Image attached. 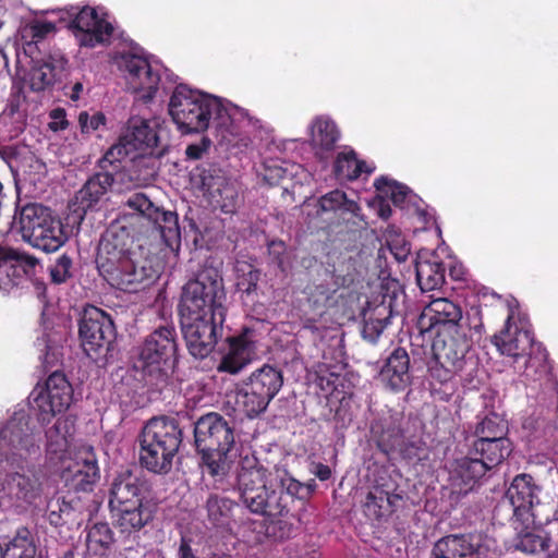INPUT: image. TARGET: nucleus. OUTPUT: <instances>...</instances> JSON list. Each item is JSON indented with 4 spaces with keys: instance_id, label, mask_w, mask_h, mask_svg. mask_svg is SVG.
<instances>
[{
    "instance_id": "obj_1",
    "label": "nucleus",
    "mask_w": 558,
    "mask_h": 558,
    "mask_svg": "<svg viewBox=\"0 0 558 558\" xmlns=\"http://www.w3.org/2000/svg\"><path fill=\"white\" fill-rule=\"evenodd\" d=\"M134 228L114 220L101 234L95 264L99 276L111 287L129 293L146 289L158 278L147 258H136Z\"/></svg>"
},
{
    "instance_id": "obj_2",
    "label": "nucleus",
    "mask_w": 558,
    "mask_h": 558,
    "mask_svg": "<svg viewBox=\"0 0 558 558\" xmlns=\"http://www.w3.org/2000/svg\"><path fill=\"white\" fill-rule=\"evenodd\" d=\"M194 438L204 471L215 481H222L230 472V452L235 444L234 427L222 415L209 412L194 425Z\"/></svg>"
},
{
    "instance_id": "obj_3",
    "label": "nucleus",
    "mask_w": 558,
    "mask_h": 558,
    "mask_svg": "<svg viewBox=\"0 0 558 558\" xmlns=\"http://www.w3.org/2000/svg\"><path fill=\"white\" fill-rule=\"evenodd\" d=\"M177 330L160 326L145 337L136 348L133 369L153 390H162L169 383L170 371L177 362Z\"/></svg>"
},
{
    "instance_id": "obj_4",
    "label": "nucleus",
    "mask_w": 558,
    "mask_h": 558,
    "mask_svg": "<svg viewBox=\"0 0 558 558\" xmlns=\"http://www.w3.org/2000/svg\"><path fill=\"white\" fill-rule=\"evenodd\" d=\"M182 439L178 420L168 416L150 418L138 436L141 465L156 474H167Z\"/></svg>"
},
{
    "instance_id": "obj_5",
    "label": "nucleus",
    "mask_w": 558,
    "mask_h": 558,
    "mask_svg": "<svg viewBox=\"0 0 558 558\" xmlns=\"http://www.w3.org/2000/svg\"><path fill=\"white\" fill-rule=\"evenodd\" d=\"M235 488L239 499L251 513L272 519L282 517L274 474L256 459L245 458L241 462Z\"/></svg>"
},
{
    "instance_id": "obj_6",
    "label": "nucleus",
    "mask_w": 558,
    "mask_h": 558,
    "mask_svg": "<svg viewBox=\"0 0 558 558\" xmlns=\"http://www.w3.org/2000/svg\"><path fill=\"white\" fill-rule=\"evenodd\" d=\"M468 326L451 331H437L432 350L433 361L428 364L432 380L448 384L474 363L466 356L472 340L466 335Z\"/></svg>"
},
{
    "instance_id": "obj_7",
    "label": "nucleus",
    "mask_w": 558,
    "mask_h": 558,
    "mask_svg": "<svg viewBox=\"0 0 558 558\" xmlns=\"http://www.w3.org/2000/svg\"><path fill=\"white\" fill-rule=\"evenodd\" d=\"M217 108V97H210L186 85H178L170 98L169 113L182 135L206 131L210 125V112Z\"/></svg>"
},
{
    "instance_id": "obj_8",
    "label": "nucleus",
    "mask_w": 558,
    "mask_h": 558,
    "mask_svg": "<svg viewBox=\"0 0 558 558\" xmlns=\"http://www.w3.org/2000/svg\"><path fill=\"white\" fill-rule=\"evenodd\" d=\"M20 226L23 239L46 253L58 251L68 240L60 218L40 204H27L22 208Z\"/></svg>"
},
{
    "instance_id": "obj_9",
    "label": "nucleus",
    "mask_w": 558,
    "mask_h": 558,
    "mask_svg": "<svg viewBox=\"0 0 558 558\" xmlns=\"http://www.w3.org/2000/svg\"><path fill=\"white\" fill-rule=\"evenodd\" d=\"M282 386V371L264 364L243 380L242 387L235 392V405L240 412L253 418L266 411Z\"/></svg>"
},
{
    "instance_id": "obj_10",
    "label": "nucleus",
    "mask_w": 558,
    "mask_h": 558,
    "mask_svg": "<svg viewBox=\"0 0 558 558\" xmlns=\"http://www.w3.org/2000/svg\"><path fill=\"white\" fill-rule=\"evenodd\" d=\"M226 292L219 272L214 268L203 269L195 279L189 280L181 293L179 314L227 315Z\"/></svg>"
},
{
    "instance_id": "obj_11",
    "label": "nucleus",
    "mask_w": 558,
    "mask_h": 558,
    "mask_svg": "<svg viewBox=\"0 0 558 558\" xmlns=\"http://www.w3.org/2000/svg\"><path fill=\"white\" fill-rule=\"evenodd\" d=\"M219 140H230L243 134L260 140L274 136L275 129L267 122L255 118L246 109L229 104L227 106L217 98V108L210 112V125Z\"/></svg>"
},
{
    "instance_id": "obj_12",
    "label": "nucleus",
    "mask_w": 558,
    "mask_h": 558,
    "mask_svg": "<svg viewBox=\"0 0 558 558\" xmlns=\"http://www.w3.org/2000/svg\"><path fill=\"white\" fill-rule=\"evenodd\" d=\"M181 331L189 353L203 360L215 350L222 338L226 316L220 312L211 314H179Z\"/></svg>"
},
{
    "instance_id": "obj_13",
    "label": "nucleus",
    "mask_w": 558,
    "mask_h": 558,
    "mask_svg": "<svg viewBox=\"0 0 558 558\" xmlns=\"http://www.w3.org/2000/svg\"><path fill=\"white\" fill-rule=\"evenodd\" d=\"M351 267L349 262L338 267L333 266L332 270L327 268L322 276L306 286V303L313 313L320 317L338 305L339 300L343 298L340 290L350 287L355 280Z\"/></svg>"
},
{
    "instance_id": "obj_14",
    "label": "nucleus",
    "mask_w": 558,
    "mask_h": 558,
    "mask_svg": "<svg viewBox=\"0 0 558 558\" xmlns=\"http://www.w3.org/2000/svg\"><path fill=\"white\" fill-rule=\"evenodd\" d=\"M33 408L38 412V421L48 423L56 414L65 411L73 398V388L65 374L51 371L47 379L38 383L31 393Z\"/></svg>"
},
{
    "instance_id": "obj_15",
    "label": "nucleus",
    "mask_w": 558,
    "mask_h": 558,
    "mask_svg": "<svg viewBox=\"0 0 558 558\" xmlns=\"http://www.w3.org/2000/svg\"><path fill=\"white\" fill-rule=\"evenodd\" d=\"M78 335L85 353L90 357H98L110 350L117 331L110 315L89 305L84 308L80 319Z\"/></svg>"
},
{
    "instance_id": "obj_16",
    "label": "nucleus",
    "mask_w": 558,
    "mask_h": 558,
    "mask_svg": "<svg viewBox=\"0 0 558 558\" xmlns=\"http://www.w3.org/2000/svg\"><path fill=\"white\" fill-rule=\"evenodd\" d=\"M0 451L19 458L25 466L34 463L41 456L40 437L23 420H10L0 429Z\"/></svg>"
},
{
    "instance_id": "obj_17",
    "label": "nucleus",
    "mask_w": 558,
    "mask_h": 558,
    "mask_svg": "<svg viewBox=\"0 0 558 558\" xmlns=\"http://www.w3.org/2000/svg\"><path fill=\"white\" fill-rule=\"evenodd\" d=\"M71 16L73 19L69 23V28L73 32L81 47L95 48L111 43L114 27L108 21L107 12L100 14L97 9L85 5L71 13Z\"/></svg>"
},
{
    "instance_id": "obj_18",
    "label": "nucleus",
    "mask_w": 558,
    "mask_h": 558,
    "mask_svg": "<svg viewBox=\"0 0 558 558\" xmlns=\"http://www.w3.org/2000/svg\"><path fill=\"white\" fill-rule=\"evenodd\" d=\"M541 487L532 475L522 473L514 476L506 492V498L512 507L513 517L525 523L530 519L534 524H543L538 508Z\"/></svg>"
},
{
    "instance_id": "obj_19",
    "label": "nucleus",
    "mask_w": 558,
    "mask_h": 558,
    "mask_svg": "<svg viewBox=\"0 0 558 558\" xmlns=\"http://www.w3.org/2000/svg\"><path fill=\"white\" fill-rule=\"evenodd\" d=\"M376 380L391 393H400L413 384L411 357L403 347H396L378 361Z\"/></svg>"
},
{
    "instance_id": "obj_20",
    "label": "nucleus",
    "mask_w": 558,
    "mask_h": 558,
    "mask_svg": "<svg viewBox=\"0 0 558 558\" xmlns=\"http://www.w3.org/2000/svg\"><path fill=\"white\" fill-rule=\"evenodd\" d=\"M493 344L502 355L512 357L514 362L524 359L525 368L532 362V350L534 348V335L525 328L522 323L514 320L513 313H510L505 322L504 328L492 338Z\"/></svg>"
},
{
    "instance_id": "obj_21",
    "label": "nucleus",
    "mask_w": 558,
    "mask_h": 558,
    "mask_svg": "<svg viewBox=\"0 0 558 558\" xmlns=\"http://www.w3.org/2000/svg\"><path fill=\"white\" fill-rule=\"evenodd\" d=\"M462 308L446 298L432 300L417 318V328L421 333L435 331H451L466 327L462 322Z\"/></svg>"
},
{
    "instance_id": "obj_22",
    "label": "nucleus",
    "mask_w": 558,
    "mask_h": 558,
    "mask_svg": "<svg viewBox=\"0 0 558 558\" xmlns=\"http://www.w3.org/2000/svg\"><path fill=\"white\" fill-rule=\"evenodd\" d=\"M274 481L277 484L278 501L282 506V517L290 514L302 523L306 512V502L311 498L315 486L305 485L284 471H276Z\"/></svg>"
},
{
    "instance_id": "obj_23",
    "label": "nucleus",
    "mask_w": 558,
    "mask_h": 558,
    "mask_svg": "<svg viewBox=\"0 0 558 558\" xmlns=\"http://www.w3.org/2000/svg\"><path fill=\"white\" fill-rule=\"evenodd\" d=\"M125 206L151 221L167 244L180 239L178 215L156 206L144 193L130 195Z\"/></svg>"
},
{
    "instance_id": "obj_24",
    "label": "nucleus",
    "mask_w": 558,
    "mask_h": 558,
    "mask_svg": "<svg viewBox=\"0 0 558 558\" xmlns=\"http://www.w3.org/2000/svg\"><path fill=\"white\" fill-rule=\"evenodd\" d=\"M492 539L483 533L450 534L435 545L448 558H487Z\"/></svg>"
},
{
    "instance_id": "obj_25",
    "label": "nucleus",
    "mask_w": 558,
    "mask_h": 558,
    "mask_svg": "<svg viewBox=\"0 0 558 558\" xmlns=\"http://www.w3.org/2000/svg\"><path fill=\"white\" fill-rule=\"evenodd\" d=\"M492 539L483 533L450 534L435 545L448 558H487Z\"/></svg>"
},
{
    "instance_id": "obj_26",
    "label": "nucleus",
    "mask_w": 558,
    "mask_h": 558,
    "mask_svg": "<svg viewBox=\"0 0 558 558\" xmlns=\"http://www.w3.org/2000/svg\"><path fill=\"white\" fill-rule=\"evenodd\" d=\"M492 539L483 533L450 534L435 545L448 558H487Z\"/></svg>"
},
{
    "instance_id": "obj_27",
    "label": "nucleus",
    "mask_w": 558,
    "mask_h": 558,
    "mask_svg": "<svg viewBox=\"0 0 558 558\" xmlns=\"http://www.w3.org/2000/svg\"><path fill=\"white\" fill-rule=\"evenodd\" d=\"M492 539L483 533L450 534L435 545L448 558H487Z\"/></svg>"
},
{
    "instance_id": "obj_28",
    "label": "nucleus",
    "mask_w": 558,
    "mask_h": 558,
    "mask_svg": "<svg viewBox=\"0 0 558 558\" xmlns=\"http://www.w3.org/2000/svg\"><path fill=\"white\" fill-rule=\"evenodd\" d=\"M159 142H116L99 159L101 172H112L113 177L126 160L136 162L147 156H153Z\"/></svg>"
},
{
    "instance_id": "obj_29",
    "label": "nucleus",
    "mask_w": 558,
    "mask_h": 558,
    "mask_svg": "<svg viewBox=\"0 0 558 558\" xmlns=\"http://www.w3.org/2000/svg\"><path fill=\"white\" fill-rule=\"evenodd\" d=\"M148 484L145 478L131 470L120 472L112 481L109 489V508L132 506L148 500Z\"/></svg>"
},
{
    "instance_id": "obj_30",
    "label": "nucleus",
    "mask_w": 558,
    "mask_h": 558,
    "mask_svg": "<svg viewBox=\"0 0 558 558\" xmlns=\"http://www.w3.org/2000/svg\"><path fill=\"white\" fill-rule=\"evenodd\" d=\"M62 480L69 493H88L99 480V468L93 452L76 457L62 471Z\"/></svg>"
},
{
    "instance_id": "obj_31",
    "label": "nucleus",
    "mask_w": 558,
    "mask_h": 558,
    "mask_svg": "<svg viewBox=\"0 0 558 558\" xmlns=\"http://www.w3.org/2000/svg\"><path fill=\"white\" fill-rule=\"evenodd\" d=\"M114 526L125 537L140 532L153 521L156 506L150 500L109 508Z\"/></svg>"
},
{
    "instance_id": "obj_32",
    "label": "nucleus",
    "mask_w": 558,
    "mask_h": 558,
    "mask_svg": "<svg viewBox=\"0 0 558 558\" xmlns=\"http://www.w3.org/2000/svg\"><path fill=\"white\" fill-rule=\"evenodd\" d=\"M121 66L126 72L128 83L135 92H146L145 99L154 98L158 90L160 76L146 58L137 54L126 53L121 57Z\"/></svg>"
},
{
    "instance_id": "obj_33",
    "label": "nucleus",
    "mask_w": 558,
    "mask_h": 558,
    "mask_svg": "<svg viewBox=\"0 0 558 558\" xmlns=\"http://www.w3.org/2000/svg\"><path fill=\"white\" fill-rule=\"evenodd\" d=\"M252 335L251 329L244 328L239 335L228 337V351L217 366L218 372L235 375L251 363L255 350Z\"/></svg>"
},
{
    "instance_id": "obj_34",
    "label": "nucleus",
    "mask_w": 558,
    "mask_h": 558,
    "mask_svg": "<svg viewBox=\"0 0 558 558\" xmlns=\"http://www.w3.org/2000/svg\"><path fill=\"white\" fill-rule=\"evenodd\" d=\"M488 471L484 461L469 452L468 456L453 460L450 466V480L460 494H465L473 489Z\"/></svg>"
},
{
    "instance_id": "obj_35",
    "label": "nucleus",
    "mask_w": 558,
    "mask_h": 558,
    "mask_svg": "<svg viewBox=\"0 0 558 558\" xmlns=\"http://www.w3.org/2000/svg\"><path fill=\"white\" fill-rule=\"evenodd\" d=\"M68 60L60 53L49 54L46 58L35 61L31 68L28 78L33 92H43L57 82L65 70Z\"/></svg>"
},
{
    "instance_id": "obj_36",
    "label": "nucleus",
    "mask_w": 558,
    "mask_h": 558,
    "mask_svg": "<svg viewBox=\"0 0 558 558\" xmlns=\"http://www.w3.org/2000/svg\"><path fill=\"white\" fill-rule=\"evenodd\" d=\"M37 263L38 260L31 255L0 245V287L15 284L14 278L28 275Z\"/></svg>"
},
{
    "instance_id": "obj_37",
    "label": "nucleus",
    "mask_w": 558,
    "mask_h": 558,
    "mask_svg": "<svg viewBox=\"0 0 558 558\" xmlns=\"http://www.w3.org/2000/svg\"><path fill=\"white\" fill-rule=\"evenodd\" d=\"M415 272L422 291L440 289L446 281V266L435 253H420L415 262Z\"/></svg>"
},
{
    "instance_id": "obj_38",
    "label": "nucleus",
    "mask_w": 558,
    "mask_h": 558,
    "mask_svg": "<svg viewBox=\"0 0 558 558\" xmlns=\"http://www.w3.org/2000/svg\"><path fill=\"white\" fill-rule=\"evenodd\" d=\"M515 548L531 555H558V523H554L548 530H537L520 534Z\"/></svg>"
},
{
    "instance_id": "obj_39",
    "label": "nucleus",
    "mask_w": 558,
    "mask_h": 558,
    "mask_svg": "<svg viewBox=\"0 0 558 558\" xmlns=\"http://www.w3.org/2000/svg\"><path fill=\"white\" fill-rule=\"evenodd\" d=\"M239 504L219 493H210L205 501L206 517L210 525L222 532H231L235 524L234 510Z\"/></svg>"
},
{
    "instance_id": "obj_40",
    "label": "nucleus",
    "mask_w": 558,
    "mask_h": 558,
    "mask_svg": "<svg viewBox=\"0 0 558 558\" xmlns=\"http://www.w3.org/2000/svg\"><path fill=\"white\" fill-rule=\"evenodd\" d=\"M114 182L112 172H97L75 194L77 209L86 213L95 208L106 196Z\"/></svg>"
},
{
    "instance_id": "obj_41",
    "label": "nucleus",
    "mask_w": 558,
    "mask_h": 558,
    "mask_svg": "<svg viewBox=\"0 0 558 558\" xmlns=\"http://www.w3.org/2000/svg\"><path fill=\"white\" fill-rule=\"evenodd\" d=\"M168 137L169 130L165 121L158 118L144 119L134 116L126 121L123 133L117 140H167Z\"/></svg>"
},
{
    "instance_id": "obj_42",
    "label": "nucleus",
    "mask_w": 558,
    "mask_h": 558,
    "mask_svg": "<svg viewBox=\"0 0 558 558\" xmlns=\"http://www.w3.org/2000/svg\"><path fill=\"white\" fill-rule=\"evenodd\" d=\"M511 452L512 444L509 438H480L474 439L470 445V453L484 461V463L487 464L488 470H492L502 463Z\"/></svg>"
},
{
    "instance_id": "obj_43",
    "label": "nucleus",
    "mask_w": 558,
    "mask_h": 558,
    "mask_svg": "<svg viewBox=\"0 0 558 558\" xmlns=\"http://www.w3.org/2000/svg\"><path fill=\"white\" fill-rule=\"evenodd\" d=\"M401 496L386 488L385 485H374L366 495L364 502L365 513L375 519L380 520L390 515Z\"/></svg>"
},
{
    "instance_id": "obj_44",
    "label": "nucleus",
    "mask_w": 558,
    "mask_h": 558,
    "mask_svg": "<svg viewBox=\"0 0 558 558\" xmlns=\"http://www.w3.org/2000/svg\"><path fill=\"white\" fill-rule=\"evenodd\" d=\"M374 170V167H368L364 160L357 159L352 148L339 153L333 163V174L339 181H354L362 173L371 174Z\"/></svg>"
},
{
    "instance_id": "obj_45",
    "label": "nucleus",
    "mask_w": 558,
    "mask_h": 558,
    "mask_svg": "<svg viewBox=\"0 0 558 558\" xmlns=\"http://www.w3.org/2000/svg\"><path fill=\"white\" fill-rule=\"evenodd\" d=\"M395 301L396 296L389 293L374 296L363 310V319L379 322L388 326L393 316Z\"/></svg>"
},
{
    "instance_id": "obj_46",
    "label": "nucleus",
    "mask_w": 558,
    "mask_h": 558,
    "mask_svg": "<svg viewBox=\"0 0 558 558\" xmlns=\"http://www.w3.org/2000/svg\"><path fill=\"white\" fill-rule=\"evenodd\" d=\"M87 548L95 555L105 556L114 543L111 527L106 522L95 523L87 533Z\"/></svg>"
},
{
    "instance_id": "obj_47",
    "label": "nucleus",
    "mask_w": 558,
    "mask_h": 558,
    "mask_svg": "<svg viewBox=\"0 0 558 558\" xmlns=\"http://www.w3.org/2000/svg\"><path fill=\"white\" fill-rule=\"evenodd\" d=\"M508 423L497 413H489L482 418L474 428L473 435L475 439H499L508 438Z\"/></svg>"
},
{
    "instance_id": "obj_48",
    "label": "nucleus",
    "mask_w": 558,
    "mask_h": 558,
    "mask_svg": "<svg viewBox=\"0 0 558 558\" xmlns=\"http://www.w3.org/2000/svg\"><path fill=\"white\" fill-rule=\"evenodd\" d=\"M10 490L15 494L19 499L31 502L39 493L40 483L34 475L13 473L8 482Z\"/></svg>"
},
{
    "instance_id": "obj_49",
    "label": "nucleus",
    "mask_w": 558,
    "mask_h": 558,
    "mask_svg": "<svg viewBox=\"0 0 558 558\" xmlns=\"http://www.w3.org/2000/svg\"><path fill=\"white\" fill-rule=\"evenodd\" d=\"M8 551L12 558H35L37 547L27 527L17 529L15 536L8 545Z\"/></svg>"
},
{
    "instance_id": "obj_50",
    "label": "nucleus",
    "mask_w": 558,
    "mask_h": 558,
    "mask_svg": "<svg viewBox=\"0 0 558 558\" xmlns=\"http://www.w3.org/2000/svg\"><path fill=\"white\" fill-rule=\"evenodd\" d=\"M8 551L12 558H35L37 547L27 527L17 529L15 536L8 545Z\"/></svg>"
},
{
    "instance_id": "obj_51",
    "label": "nucleus",
    "mask_w": 558,
    "mask_h": 558,
    "mask_svg": "<svg viewBox=\"0 0 558 558\" xmlns=\"http://www.w3.org/2000/svg\"><path fill=\"white\" fill-rule=\"evenodd\" d=\"M77 506L74 498L58 497L47 505V518L51 525L64 524L73 514Z\"/></svg>"
},
{
    "instance_id": "obj_52",
    "label": "nucleus",
    "mask_w": 558,
    "mask_h": 558,
    "mask_svg": "<svg viewBox=\"0 0 558 558\" xmlns=\"http://www.w3.org/2000/svg\"><path fill=\"white\" fill-rule=\"evenodd\" d=\"M308 133L311 140H339L341 136L340 128L328 114L316 116L308 125Z\"/></svg>"
},
{
    "instance_id": "obj_53",
    "label": "nucleus",
    "mask_w": 558,
    "mask_h": 558,
    "mask_svg": "<svg viewBox=\"0 0 558 558\" xmlns=\"http://www.w3.org/2000/svg\"><path fill=\"white\" fill-rule=\"evenodd\" d=\"M404 442V434L402 428L395 422L385 425L377 438L378 449L388 454L400 448Z\"/></svg>"
},
{
    "instance_id": "obj_54",
    "label": "nucleus",
    "mask_w": 558,
    "mask_h": 558,
    "mask_svg": "<svg viewBox=\"0 0 558 558\" xmlns=\"http://www.w3.org/2000/svg\"><path fill=\"white\" fill-rule=\"evenodd\" d=\"M66 421L58 418L53 426L46 430L47 438V452L51 454H59L68 449L69 441L66 438L65 429Z\"/></svg>"
},
{
    "instance_id": "obj_55",
    "label": "nucleus",
    "mask_w": 558,
    "mask_h": 558,
    "mask_svg": "<svg viewBox=\"0 0 558 558\" xmlns=\"http://www.w3.org/2000/svg\"><path fill=\"white\" fill-rule=\"evenodd\" d=\"M374 187L380 194L390 197L395 205H401L408 195L407 187L386 177H379L374 181Z\"/></svg>"
},
{
    "instance_id": "obj_56",
    "label": "nucleus",
    "mask_w": 558,
    "mask_h": 558,
    "mask_svg": "<svg viewBox=\"0 0 558 558\" xmlns=\"http://www.w3.org/2000/svg\"><path fill=\"white\" fill-rule=\"evenodd\" d=\"M284 161L278 158H266L263 160L259 173L269 185H278L287 175Z\"/></svg>"
},
{
    "instance_id": "obj_57",
    "label": "nucleus",
    "mask_w": 558,
    "mask_h": 558,
    "mask_svg": "<svg viewBox=\"0 0 558 558\" xmlns=\"http://www.w3.org/2000/svg\"><path fill=\"white\" fill-rule=\"evenodd\" d=\"M268 257L282 272L291 267V256L282 240H271L267 244Z\"/></svg>"
},
{
    "instance_id": "obj_58",
    "label": "nucleus",
    "mask_w": 558,
    "mask_h": 558,
    "mask_svg": "<svg viewBox=\"0 0 558 558\" xmlns=\"http://www.w3.org/2000/svg\"><path fill=\"white\" fill-rule=\"evenodd\" d=\"M49 275L52 283H65L73 277L72 258L68 254L60 255L54 264L49 267Z\"/></svg>"
},
{
    "instance_id": "obj_59",
    "label": "nucleus",
    "mask_w": 558,
    "mask_h": 558,
    "mask_svg": "<svg viewBox=\"0 0 558 558\" xmlns=\"http://www.w3.org/2000/svg\"><path fill=\"white\" fill-rule=\"evenodd\" d=\"M78 124L84 135H90L94 131L106 129L107 118L101 111H97L92 116L87 111H82L78 114Z\"/></svg>"
},
{
    "instance_id": "obj_60",
    "label": "nucleus",
    "mask_w": 558,
    "mask_h": 558,
    "mask_svg": "<svg viewBox=\"0 0 558 558\" xmlns=\"http://www.w3.org/2000/svg\"><path fill=\"white\" fill-rule=\"evenodd\" d=\"M242 275L239 276L236 288L238 291L243 294L251 295L256 293L258 282L260 279V271L254 268L252 265H247V271L242 270Z\"/></svg>"
},
{
    "instance_id": "obj_61",
    "label": "nucleus",
    "mask_w": 558,
    "mask_h": 558,
    "mask_svg": "<svg viewBox=\"0 0 558 558\" xmlns=\"http://www.w3.org/2000/svg\"><path fill=\"white\" fill-rule=\"evenodd\" d=\"M345 201V193L340 190H333L318 199L322 211H336L342 208Z\"/></svg>"
},
{
    "instance_id": "obj_62",
    "label": "nucleus",
    "mask_w": 558,
    "mask_h": 558,
    "mask_svg": "<svg viewBox=\"0 0 558 558\" xmlns=\"http://www.w3.org/2000/svg\"><path fill=\"white\" fill-rule=\"evenodd\" d=\"M386 327L379 322L363 319L362 336L369 343H376Z\"/></svg>"
},
{
    "instance_id": "obj_63",
    "label": "nucleus",
    "mask_w": 558,
    "mask_h": 558,
    "mask_svg": "<svg viewBox=\"0 0 558 558\" xmlns=\"http://www.w3.org/2000/svg\"><path fill=\"white\" fill-rule=\"evenodd\" d=\"M51 122H49V129L52 131L64 130L68 126V120L65 110L62 108L53 109L50 112Z\"/></svg>"
},
{
    "instance_id": "obj_64",
    "label": "nucleus",
    "mask_w": 558,
    "mask_h": 558,
    "mask_svg": "<svg viewBox=\"0 0 558 558\" xmlns=\"http://www.w3.org/2000/svg\"><path fill=\"white\" fill-rule=\"evenodd\" d=\"M211 142H199L191 144L186 147V158L191 160H198L203 154L206 153L210 147Z\"/></svg>"
}]
</instances>
